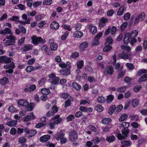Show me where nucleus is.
Listing matches in <instances>:
<instances>
[{
	"instance_id": "c03bdc74",
	"label": "nucleus",
	"mask_w": 147,
	"mask_h": 147,
	"mask_svg": "<svg viewBox=\"0 0 147 147\" xmlns=\"http://www.w3.org/2000/svg\"><path fill=\"white\" fill-rule=\"evenodd\" d=\"M124 7L123 6H121L119 9L117 11V14L119 16L121 15L123 13Z\"/></svg>"
},
{
	"instance_id": "de8ad7c7",
	"label": "nucleus",
	"mask_w": 147,
	"mask_h": 147,
	"mask_svg": "<svg viewBox=\"0 0 147 147\" xmlns=\"http://www.w3.org/2000/svg\"><path fill=\"white\" fill-rule=\"evenodd\" d=\"M115 105H113L110 107L109 110V113L110 115H111L113 113H114L115 110Z\"/></svg>"
},
{
	"instance_id": "39448f33",
	"label": "nucleus",
	"mask_w": 147,
	"mask_h": 147,
	"mask_svg": "<svg viewBox=\"0 0 147 147\" xmlns=\"http://www.w3.org/2000/svg\"><path fill=\"white\" fill-rule=\"evenodd\" d=\"M129 130L128 129H123L121 130V132L123 136L120 133L118 134L117 136V139L119 140H121L127 136V135L128 133Z\"/></svg>"
},
{
	"instance_id": "774afa93",
	"label": "nucleus",
	"mask_w": 147,
	"mask_h": 147,
	"mask_svg": "<svg viewBox=\"0 0 147 147\" xmlns=\"http://www.w3.org/2000/svg\"><path fill=\"white\" fill-rule=\"evenodd\" d=\"M61 143V144H64L67 142V139L64 137H62L60 140Z\"/></svg>"
},
{
	"instance_id": "ea45409f",
	"label": "nucleus",
	"mask_w": 147,
	"mask_h": 147,
	"mask_svg": "<svg viewBox=\"0 0 147 147\" xmlns=\"http://www.w3.org/2000/svg\"><path fill=\"white\" fill-rule=\"evenodd\" d=\"M98 102L100 103H105V98L102 96H100L97 98Z\"/></svg>"
},
{
	"instance_id": "6e6d98bb",
	"label": "nucleus",
	"mask_w": 147,
	"mask_h": 147,
	"mask_svg": "<svg viewBox=\"0 0 147 147\" xmlns=\"http://www.w3.org/2000/svg\"><path fill=\"white\" fill-rule=\"evenodd\" d=\"M29 92H32L36 88V86L34 84L31 85L29 87Z\"/></svg>"
},
{
	"instance_id": "412c9836",
	"label": "nucleus",
	"mask_w": 147,
	"mask_h": 147,
	"mask_svg": "<svg viewBox=\"0 0 147 147\" xmlns=\"http://www.w3.org/2000/svg\"><path fill=\"white\" fill-rule=\"evenodd\" d=\"M147 80V74H145L142 75L138 79V82H145Z\"/></svg>"
},
{
	"instance_id": "cd10ccee",
	"label": "nucleus",
	"mask_w": 147,
	"mask_h": 147,
	"mask_svg": "<svg viewBox=\"0 0 147 147\" xmlns=\"http://www.w3.org/2000/svg\"><path fill=\"white\" fill-rule=\"evenodd\" d=\"M138 32L137 30H134L132 31L130 34V38H133L136 37L138 35Z\"/></svg>"
},
{
	"instance_id": "a18cd8bd",
	"label": "nucleus",
	"mask_w": 147,
	"mask_h": 147,
	"mask_svg": "<svg viewBox=\"0 0 147 147\" xmlns=\"http://www.w3.org/2000/svg\"><path fill=\"white\" fill-rule=\"evenodd\" d=\"M42 3L41 1H34L33 3V6L34 7H36L40 5Z\"/></svg>"
},
{
	"instance_id": "69168bd1",
	"label": "nucleus",
	"mask_w": 147,
	"mask_h": 147,
	"mask_svg": "<svg viewBox=\"0 0 147 147\" xmlns=\"http://www.w3.org/2000/svg\"><path fill=\"white\" fill-rule=\"evenodd\" d=\"M92 141L93 142L94 144H98L100 142V140L97 137H96L94 138L92 140Z\"/></svg>"
},
{
	"instance_id": "2f4dec72",
	"label": "nucleus",
	"mask_w": 147,
	"mask_h": 147,
	"mask_svg": "<svg viewBox=\"0 0 147 147\" xmlns=\"http://www.w3.org/2000/svg\"><path fill=\"white\" fill-rule=\"evenodd\" d=\"M113 42V40L112 38L110 37H108L106 40L105 43V45H109L111 44Z\"/></svg>"
},
{
	"instance_id": "8fccbe9b",
	"label": "nucleus",
	"mask_w": 147,
	"mask_h": 147,
	"mask_svg": "<svg viewBox=\"0 0 147 147\" xmlns=\"http://www.w3.org/2000/svg\"><path fill=\"white\" fill-rule=\"evenodd\" d=\"M90 101L89 100H81L80 101V104L81 105H84L87 103L89 104Z\"/></svg>"
},
{
	"instance_id": "4468645a",
	"label": "nucleus",
	"mask_w": 147,
	"mask_h": 147,
	"mask_svg": "<svg viewBox=\"0 0 147 147\" xmlns=\"http://www.w3.org/2000/svg\"><path fill=\"white\" fill-rule=\"evenodd\" d=\"M89 28L90 32L92 34H95L97 32V29L96 27L92 24H90L89 26Z\"/></svg>"
},
{
	"instance_id": "052dcab7",
	"label": "nucleus",
	"mask_w": 147,
	"mask_h": 147,
	"mask_svg": "<svg viewBox=\"0 0 147 147\" xmlns=\"http://www.w3.org/2000/svg\"><path fill=\"white\" fill-rule=\"evenodd\" d=\"M130 101L129 100H127L125 102V105L124 107V109H126L129 107L130 104Z\"/></svg>"
},
{
	"instance_id": "5701e85b",
	"label": "nucleus",
	"mask_w": 147,
	"mask_h": 147,
	"mask_svg": "<svg viewBox=\"0 0 147 147\" xmlns=\"http://www.w3.org/2000/svg\"><path fill=\"white\" fill-rule=\"evenodd\" d=\"M83 34L82 32L76 31L74 33V36L76 38H80L82 37L83 35Z\"/></svg>"
},
{
	"instance_id": "5fc2aeb1",
	"label": "nucleus",
	"mask_w": 147,
	"mask_h": 147,
	"mask_svg": "<svg viewBox=\"0 0 147 147\" xmlns=\"http://www.w3.org/2000/svg\"><path fill=\"white\" fill-rule=\"evenodd\" d=\"M128 23L127 22L123 23L120 26V29L121 30H124L127 26Z\"/></svg>"
},
{
	"instance_id": "e2e57ef3",
	"label": "nucleus",
	"mask_w": 147,
	"mask_h": 147,
	"mask_svg": "<svg viewBox=\"0 0 147 147\" xmlns=\"http://www.w3.org/2000/svg\"><path fill=\"white\" fill-rule=\"evenodd\" d=\"M17 132L16 129L14 128H12L10 130V133L12 135H15Z\"/></svg>"
},
{
	"instance_id": "9d476101",
	"label": "nucleus",
	"mask_w": 147,
	"mask_h": 147,
	"mask_svg": "<svg viewBox=\"0 0 147 147\" xmlns=\"http://www.w3.org/2000/svg\"><path fill=\"white\" fill-rule=\"evenodd\" d=\"M11 29L8 28H5L4 30H0V34L3 35L6 34L11 35Z\"/></svg>"
},
{
	"instance_id": "a19ab883",
	"label": "nucleus",
	"mask_w": 147,
	"mask_h": 147,
	"mask_svg": "<svg viewBox=\"0 0 147 147\" xmlns=\"http://www.w3.org/2000/svg\"><path fill=\"white\" fill-rule=\"evenodd\" d=\"M121 143L123 146H130L131 144V143L130 142L124 140H121Z\"/></svg>"
},
{
	"instance_id": "3c124183",
	"label": "nucleus",
	"mask_w": 147,
	"mask_h": 147,
	"mask_svg": "<svg viewBox=\"0 0 147 147\" xmlns=\"http://www.w3.org/2000/svg\"><path fill=\"white\" fill-rule=\"evenodd\" d=\"M30 19L28 18L27 20H26L25 21H20L19 22L22 25H24L26 24H29L30 22Z\"/></svg>"
},
{
	"instance_id": "338daca9",
	"label": "nucleus",
	"mask_w": 147,
	"mask_h": 147,
	"mask_svg": "<svg viewBox=\"0 0 147 147\" xmlns=\"http://www.w3.org/2000/svg\"><path fill=\"white\" fill-rule=\"evenodd\" d=\"M60 78H56L55 79L52 80L51 81V83L54 84H56L59 81Z\"/></svg>"
},
{
	"instance_id": "bf43d9fd",
	"label": "nucleus",
	"mask_w": 147,
	"mask_h": 147,
	"mask_svg": "<svg viewBox=\"0 0 147 147\" xmlns=\"http://www.w3.org/2000/svg\"><path fill=\"white\" fill-rule=\"evenodd\" d=\"M52 0H44L43 1V3L45 5H49L52 3Z\"/></svg>"
},
{
	"instance_id": "c9c22d12",
	"label": "nucleus",
	"mask_w": 147,
	"mask_h": 147,
	"mask_svg": "<svg viewBox=\"0 0 147 147\" xmlns=\"http://www.w3.org/2000/svg\"><path fill=\"white\" fill-rule=\"evenodd\" d=\"M128 117V115L125 114H123L121 115V117L119 119L120 121H123L126 119Z\"/></svg>"
},
{
	"instance_id": "bb28decb",
	"label": "nucleus",
	"mask_w": 147,
	"mask_h": 147,
	"mask_svg": "<svg viewBox=\"0 0 147 147\" xmlns=\"http://www.w3.org/2000/svg\"><path fill=\"white\" fill-rule=\"evenodd\" d=\"M123 108V106L122 105H119L116 107L115 105L114 113L116 114L118 113Z\"/></svg>"
},
{
	"instance_id": "6ab92c4d",
	"label": "nucleus",
	"mask_w": 147,
	"mask_h": 147,
	"mask_svg": "<svg viewBox=\"0 0 147 147\" xmlns=\"http://www.w3.org/2000/svg\"><path fill=\"white\" fill-rule=\"evenodd\" d=\"M17 122L16 120H13L6 123V125L9 127H14L17 124Z\"/></svg>"
},
{
	"instance_id": "e433bc0d",
	"label": "nucleus",
	"mask_w": 147,
	"mask_h": 147,
	"mask_svg": "<svg viewBox=\"0 0 147 147\" xmlns=\"http://www.w3.org/2000/svg\"><path fill=\"white\" fill-rule=\"evenodd\" d=\"M111 121V119L106 118L103 119L102 121V123L103 124H108Z\"/></svg>"
},
{
	"instance_id": "4c0bfd02",
	"label": "nucleus",
	"mask_w": 147,
	"mask_h": 147,
	"mask_svg": "<svg viewBox=\"0 0 147 147\" xmlns=\"http://www.w3.org/2000/svg\"><path fill=\"white\" fill-rule=\"evenodd\" d=\"M127 88V87L126 86L121 87L117 88V91L120 92H123L126 90Z\"/></svg>"
},
{
	"instance_id": "20e7f679",
	"label": "nucleus",
	"mask_w": 147,
	"mask_h": 147,
	"mask_svg": "<svg viewBox=\"0 0 147 147\" xmlns=\"http://www.w3.org/2000/svg\"><path fill=\"white\" fill-rule=\"evenodd\" d=\"M146 17V14L144 12H142L140 13L136 17L134 21V23L135 24H137L140 22H142L145 19Z\"/></svg>"
},
{
	"instance_id": "f3484780",
	"label": "nucleus",
	"mask_w": 147,
	"mask_h": 147,
	"mask_svg": "<svg viewBox=\"0 0 147 147\" xmlns=\"http://www.w3.org/2000/svg\"><path fill=\"white\" fill-rule=\"evenodd\" d=\"M50 138V135L48 134L46 135L41 137L40 138V140L41 142H44L48 141Z\"/></svg>"
},
{
	"instance_id": "ddd939ff",
	"label": "nucleus",
	"mask_w": 147,
	"mask_h": 147,
	"mask_svg": "<svg viewBox=\"0 0 147 147\" xmlns=\"http://www.w3.org/2000/svg\"><path fill=\"white\" fill-rule=\"evenodd\" d=\"M18 104L19 105L26 107L28 105L29 103L25 99H21L18 100Z\"/></svg>"
},
{
	"instance_id": "864d4df0",
	"label": "nucleus",
	"mask_w": 147,
	"mask_h": 147,
	"mask_svg": "<svg viewBox=\"0 0 147 147\" xmlns=\"http://www.w3.org/2000/svg\"><path fill=\"white\" fill-rule=\"evenodd\" d=\"M112 48V47L108 45L105 46L103 49L104 52H107Z\"/></svg>"
},
{
	"instance_id": "37998d69",
	"label": "nucleus",
	"mask_w": 147,
	"mask_h": 147,
	"mask_svg": "<svg viewBox=\"0 0 147 147\" xmlns=\"http://www.w3.org/2000/svg\"><path fill=\"white\" fill-rule=\"evenodd\" d=\"M131 119L132 121H137L139 119V117L137 115H133L131 116Z\"/></svg>"
},
{
	"instance_id": "680f3d73",
	"label": "nucleus",
	"mask_w": 147,
	"mask_h": 147,
	"mask_svg": "<svg viewBox=\"0 0 147 147\" xmlns=\"http://www.w3.org/2000/svg\"><path fill=\"white\" fill-rule=\"evenodd\" d=\"M86 71L89 73H91L92 72L93 70L90 66H86L85 68Z\"/></svg>"
},
{
	"instance_id": "603ef678",
	"label": "nucleus",
	"mask_w": 147,
	"mask_h": 147,
	"mask_svg": "<svg viewBox=\"0 0 147 147\" xmlns=\"http://www.w3.org/2000/svg\"><path fill=\"white\" fill-rule=\"evenodd\" d=\"M62 27L64 29L70 31L71 30L70 26L67 24H64L62 25Z\"/></svg>"
},
{
	"instance_id": "b1692460",
	"label": "nucleus",
	"mask_w": 147,
	"mask_h": 147,
	"mask_svg": "<svg viewBox=\"0 0 147 147\" xmlns=\"http://www.w3.org/2000/svg\"><path fill=\"white\" fill-rule=\"evenodd\" d=\"M73 87L77 90H80L81 86L76 82H73L72 84Z\"/></svg>"
},
{
	"instance_id": "4be33fe9",
	"label": "nucleus",
	"mask_w": 147,
	"mask_h": 147,
	"mask_svg": "<svg viewBox=\"0 0 147 147\" xmlns=\"http://www.w3.org/2000/svg\"><path fill=\"white\" fill-rule=\"evenodd\" d=\"M113 99V96L110 94L107 96L106 101L107 103H110L112 102Z\"/></svg>"
},
{
	"instance_id": "a878e982",
	"label": "nucleus",
	"mask_w": 147,
	"mask_h": 147,
	"mask_svg": "<svg viewBox=\"0 0 147 147\" xmlns=\"http://www.w3.org/2000/svg\"><path fill=\"white\" fill-rule=\"evenodd\" d=\"M106 71L108 74H112L114 72V69L113 67L110 65L107 68Z\"/></svg>"
},
{
	"instance_id": "7ed1b4c3",
	"label": "nucleus",
	"mask_w": 147,
	"mask_h": 147,
	"mask_svg": "<svg viewBox=\"0 0 147 147\" xmlns=\"http://www.w3.org/2000/svg\"><path fill=\"white\" fill-rule=\"evenodd\" d=\"M32 43L35 45L40 43H44L46 42L45 39H43L40 37H37L36 36L33 35L32 37Z\"/></svg>"
},
{
	"instance_id": "473e14b6",
	"label": "nucleus",
	"mask_w": 147,
	"mask_h": 147,
	"mask_svg": "<svg viewBox=\"0 0 147 147\" xmlns=\"http://www.w3.org/2000/svg\"><path fill=\"white\" fill-rule=\"evenodd\" d=\"M147 72V70L145 69H142L139 70L137 74L138 76H140L142 74L146 73Z\"/></svg>"
},
{
	"instance_id": "f03ea898",
	"label": "nucleus",
	"mask_w": 147,
	"mask_h": 147,
	"mask_svg": "<svg viewBox=\"0 0 147 147\" xmlns=\"http://www.w3.org/2000/svg\"><path fill=\"white\" fill-rule=\"evenodd\" d=\"M7 39L4 43L5 46H7L13 45L15 43L16 37L12 35H10L7 36H6Z\"/></svg>"
},
{
	"instance_id": "c756f323",
	"label": "nucleus",
	"mask_w": 147,
	"mask_h": 147,
	"mask_svg": "<svg viewBox=\"0 0 147 147\" xmlns=\"http://www.w3.org/2000/svg\"><path fill=\"white\" fill-rule=\"evenodd\" d=\"M106 140L109 143L112 142L115 140V137L114 135L109 136L107 137Z\"/></svg>"
},
{
	"instance_id": "79ce46f5",
	"label": "nucleus",
	"mask_w": 147,
	"mask_h": 147,
	"mask_svg": "<svg viewBox=\"0 0 147 147\" xmlns=\"http://www.w3.org/2000/svg\"><path fill=\"white\" fill-rule=\"evenodd\" d=\"M138 100L136 99H134L132 101V104L134 107H135L137 106L138 104Z\"/></svg>"
},
{
	"instance_id": "7c9ffc66",
	"label": "nucleus",
	"mask_w": 147,
	"mask_h": 147,
	"mask_svg": "<svg viewBox=\"0 0 147 147\" xmlns=\"http://www.w3.org/2000/svg\"><path fill=\"white\" fill-rule=\"evenodd\" d=\"M77 68L81 69L84 65V62L82 60L78 61L76 63Z\"/></svg>"
},
{
	"instance_id": "2eb2a0df",
	"label": "nucleus",
	"mask_w": 147,
	"mask_h": 147,
	"mask_svg": "<svg viewBox=\"0 0 147 147\" xmlns=\"http://www.w3.org/2000/svg\"><path fill=\"white\" fill-rule=\"evenodd\" d=\"M71 63L69 61H68L66 63H63V62L60 63L59 64V66L62 68H64L66 67L68 69L71 67Z\"/></svg>"
},
{
	"instance_id": "aec40b11",
	"label": "nucleus",
	"mask_w": 147,
	"mask_h": 147,
	"mask_svg": "<svg viewBox=\"0 0 147 147\" xmlns=\"http://www.w3.org/2000/svg\"><path fill=\"white\" fill-rule=\"evenodd\" d=\"M130 33H127L126 34L124 38V42L125 44H127L130 41Z\"/></svg>"
},
{
	"instance_id": "09e8293b",
	"label": "nucleus",
	"mask_w": 147,
	"mask_h": 147,
	"mask_svg": "<svg viewBox=\"0 0 147 147\" xmlns=\"http://www.w3.org/2000/svg\"><path fill=\"white\" fill-rule=\"evenodd\" d=\"M36 133V130L32 129L30 131L29 133V135L28 137H31L34 136Z\"/></svg>"
},
{
	"instance_id": "f257e3e1",
	"label": "nucleus",
	"mask_w": 147,
	"mask_h": 147,
	"mask_svg": "<svg viewBox=\"0 0 147 147\" xmlns=\"http://www.w3.org/2000/svg\"><path fill=\"white\" fill-rule=\"evenodd\" d=\"M121 48L123 50L122 53L119 54V57L124 59H128L132 55V53L130 52V47L128 46L123 45L121 46Z\"/></svg>"
},
{
	"instance_id": "0eeeda50",
	"label": "nucleus",
	"mask_w": 147,
	"mask_h": 147,
	"mask_svg": "<svg viewBox=\"0 0 147 147\" xmlns=\"http://www.w3.org/2000/svg\"><path fill=\"white\" fill-rule=\"evenodd\" d=\"M49 42L51 50L53 51H55L58 48L57 44L55 42L53 39H49Z\"/></svg>"
},
{
	"instance_id": "72a5a7b5",
	"label": "nucleus",
	"mask_w": 147,
	"mask_h": 147,
	"mask_svg": "<svg viewBox=\"0 0 147 147\" xmlns=\"http://www.w3.org/2000/svg\"><path fill=\"white\" fill-rule=\"evenodd\" d=\"M129 124L128 122H123L121 125H120V127H122L124 128L123 129H127L125 128H127L129 126Z\"/></svg>"
},
{
	"instance_id": "1a4fd4ad",
	"label": "nucleus",
	"mask_w": 147,
	"mask_h": 147,
	"mask_svg": "<svg viewBox=\"0 0 147 147\" xmlns=\"http://www.w3.org/2000/svg\"><path fill=\"white\" fill-rule=\"evenodd\" d=\"M32 46L31 45L26 44L23 47L21 48V50L22 51L26 52L32 49Z\"/></svg>"
},
{
	"instance_id": "393cba45",
	"label": "nucleus",
	"mask_w": 147,
	"mask_h": 147,
	"mask_svg": "<svg viewBox=\"0 0 147 147\" xmlns=\"http://www.w3.org/2000/svg\"><path fill=\"white\" fill-rule=\"evenodd\" d=\"M94 109L100 112L103 110L104 108L101 105L98 104L95 106L94 107Z\"/></svg>"
},
{
	"instance_id": "49530a36",
	"label": "nucleus",
	"mask_w": 147,
	"mask_h": 147,
	"mask_svg": "<svg viewBox=\"0 0 147 147\" xmlns=\"http://www.w3.org/2000/svg\"><path fill=\"white\" fill-rule=\"evenodd\" d=\"M34 67L33 66L29 65L28 66L26 69V71L27 72H30L34 70Z\"/></svg>"
},
{
	"instance_id": "423d86ee",
	"label": "nucleus",
	"mask_w": 147,
	"mask_h": 147,
	"mask_svg": "<svg viewBox=\"0 0 147 147\" xmlns=\"http://www.w3.org/2000/svg\"><path fill=\"white\" fill-rule=\"evenodd\" d=\"M69 138L71 142H75L78 138V135L77 132L74 130L72 131L69 134Z\"/></svg>"
},
{
	"instance_id": "6e6552de",
	"label": "nucleus",
	"mask_w": 147,
	"mask_h": 147,
	"mask_svg": "<svg viewBox=\"0 0 147 147\" xmlns=\"http://www.w3.org/2000/svg\"><path fill=\"white\" fill-rule=\"evenodd\" d=\"M50 26L52 29L56 30L58 29L59 27V24L55 21L52 22L50 24Z\"/></svg>"
},
{
	"instance_id": "9b49d317",
	"label": "nucleus",
	"mask_w": 147,
	"mask_h": 147,
	"mask_svg": "<svg viewBox=\"0 0 147 147\" xmlns=\"http://www.w3.org/2000/svg\"><path fill=\"white\" fill-rule=\"evenodd\" d=\"M46 117H43L41 118V122L37 124L36 127V128H39L43 126L46 124Z\"/></svg>"
},
{
	"instance_id": "c85d7f7f",
	"label": "nucleus",
	"mask_w": 147,
	"mask_h": 147,
	"mask_svg": "<svg viewBox=\"0 0 147 147\" xmlns=\"http://www.w3.org/2000/svg\"><path fill=\"white\" fill-rule=\"evenodd\" d=\"M8 82V80L6 78H3L0 80V84L4 85L7 84Z\"/></svg>"
},
{
	"instance_id": "dca6fc26",
	"label": "nucleus",
	"mask_w": 147,
	"mask_h": 147,
	"mask_svg": "<svg viewBox=\"0 0 147 147\" xmlns=\"http://www.w3.org/2000/svg\"><path fill=\"white\" fill-rule=\"evenodd\" d=\"M65 135V134L61 131L57 132L54 136V137L57 140H59L60 139Z\"/></svg>"
},
{
	"instance_id": "58836bf2",
	"label": "nucleus",
	"mask_w": 147,
	"mask_h": 147,
	"mask_svg": "<svg viewBox=\"0 0 147 147\" xmlns=\"http://www.w3.org/2000/svg\"><path fill=\"white\" fill-rule=\"evenodd\" d=\"M41 93L44 95H46L50 93V90L48 89L43 88L41 90Z\"/></svg>"
},
{
	"instance_id": "0e129e2a",
	"label": "nucleus",
	"mask_w": 147,
	"mask_h": 147,
	"mask_svg": "<svg viewBox=\"0 0 147 147\" xmlns=\"http://www.w3.org/2000/svg\"><path fill=\"white\" fill-rule=\"evenodd\" d=\"M69 32L67 31H66L61 36V39L62 40H65L66 38V37L68 35Z\"/></svg>"
},
{
	"instance_id": "13d9d810",
	"label": "nucleus",
	"mask_w": 147,
	"mask_h": 147,
	"mask_svg": "<svg viewBox=\"0 0 147 147\" xmlns=\"http://www.w3.org/2000/svg\"><path fill=\"white\" fill-rule=\"evenodd\" d=\"M130 14L129 13H125L124 16V19L125 20H128L130 18Z\"/></svg>"
},
{
	"instance_id": "a211bd4d",
	"label": "nucleus",
	"mask_w": 147,
	"mask_h": 147,
	"mask_svg": "<svg viewBox=\"0 0 147 147\" xmlns=\"http://www.w3.org/2000/svg\"><path fill=\"white\" fill-rule=\"evenodd\" d=\"M88 45V43L86 42H83L80 44L79 49L81 51H83L87 48Z\"/></svg>"
},
{
	"instance_id": "f8f14e48",
	"label": "nucleus",
	"mask_w": 147,
	"mask_h": 147,
	"mask_svg": "<svg viewBox=\"0 0 147 147\" xmlns=\"http://www.w3.org/2000/svg\"><path fill=\"white\" fill-rule=\"evenodd\" d=\"M35 117L34 115L32 113L24 117V121H27L31 119H33L35 118Z\"/></svg>"
},
{
	"instance_id": "4d7b16f0",
	"label": "nucleus",
	"mask_w": 147,
	"mask_h": 147,
	"mask_svg": "<svg viewBox=\"0 0 147 147\" xmlns=\"http://www.w3.org/2000/svg\"><path fill=\"white\" fill-rule=\"evenodd\" d=\"M82 24L80 23H78L75 26V29L76 31H78L80 30L82 28Z\"/></svg>"
},
{
	"instance_id": "f704fd0d",
	"label": "nucleus",
	"mask_w": 147,
	"mask_h": 147,
	"mask_svg": "<svg viewBox=\"0 0 147 147\" xmlns=\"http://www.w3.org/2000/svg\"><path fill=\"white\" fill-rule=\"evenodd\" d=\"M26 139L24 136L20 137L18 138V142L20 144L25 143L26 142Z\"/></svg>"
}]
</instances>
